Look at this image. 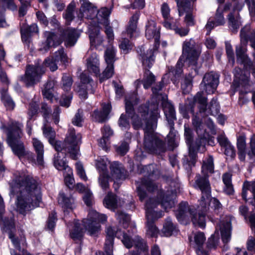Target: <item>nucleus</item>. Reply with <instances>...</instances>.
<instances>
[{"instance_id":"6e6552de","label":"nucleus","mask_w":255,"mask_h":255,"mask_svg":"<svg viewBox=\"0 0 255 255\" xmlns=\"http://www.w3.org/2000/svg\"><path fill=\"white\" fill-rule=\"evenodd\" d=\"M22 127L21 124L10 121L4 128V131L7 135V142L13 152L19 158L26 153L24 144L20 139L22 135Z\"/></svg>"},{"instance_id":"1a4fd4ad","label":"nucleus","mask_w":255,"mask_h":255,"mask_svg":"<svg viewBox=\"0 0 255 255\" xmlns=\"http://www.w3.org/2000/svg\"><path fill=\"white\" fill-rule=\"evenodd\" d=\"M199 54L200 51L197 50L196 45L194 41L190 40L185 41L183 45L182 55L177 63L176 69H172L171 68L169 73L166 75L172 74L176 76L180 74L182 72V67L183 65V62L185 61L188 62L190 66H193L192 68L194 69L195 72L196 73L195 65Z\"/></svg>"},{"instance_id":"f03ea898","label":"nucleus","mask_w":255,"mask_h":255,"mask_svg":"<svg viewBox=\"0 0 255 255\" xmlns=\"http://www.w3.org/2000/svg\"><path fill=\"white\" fill-rule=\"evenodd\" d=\"M213 159L212 156H209L203 162L202 170L203 176H197L194 185L195 187L199 188L202 192V197L198 201V214L194 213V209L190 207L187 202H182L179 205L176 213L178 220L181 223H184V221L188 220L191 217L194 225L204 228L205 226L209 206L215 210L217 214L222 209V205L219 201L215 198H211V187L207 175L208 173H213Z\"/></svg>"},{"instance_id":"79ce46f5","label":"nucleus","mask_w":255,"mask_h":255,"mask_svg":"<svg viewBox=\"0 0 255 255\" xmlns=\"http://www.w3.org/2000/svg\"><path fill=\"white\" fill-rule=\"evenodd\" d=\"M163 25L166 29L174 30L176 33L181 36L186 35L189 32L188 28L177 27L175 25L173 24L171 22H169L168 21L163 22Z\"/></svg>"},{"instance_id":"e2e57ef3","label":"nucleus","mask_w":255,"mask_h":255,"mask_svg":"<svg viewBox=\"0 0 255 255\" xmlns=\"http://www.w3.org/2000/svg\"><path fill=\"white\" fill-rule=\"evenodd\" d=\"M119 125L123 129H127L129 128V123L126 116L122 114L119 121Z\"/></svg>"},{"instance_id":"473e14b6","label":"nucleus","mask_w":255,"mask_h":255,"mask_svg":"<svg viewBox=\"0 0 255 255\" xmlns=\"http://www.w3.org/2000/svg\"><path fill=\"white\" fill-rule=\"evenodd\" d=\"M111 110V106L104 104L102 106V112L95 111L93 115V119L99 123H102L107 119L109 114Z\"/></svg>"},{"instance_id":"72a5a7b5","label":"nucleus","mask_w":255,"mask_h":255,"mask_svg":"<svg viewBox=\"0 0 255 255\" xmlns=\"http://www.w3.org/2000/svg\"><path fill=\"white\" fill-rule=\"evenodd\" d=\"M7 6V8L15 10L16 7L13 2V0H0V26L4 27L6 26V22L3 17V7Z\"/></svg>"},{"instance_id":"c85d7f7f","label":"nucleus","mask_w":255,"mask_h":255,"mask_svg":"<svg viewBox=\"0 0 255 255\" xmlns=\"http://www.w3.org/2000/svg\"><path fill=\"white\" fill-rule=\"evenodd\" d=\"M86 66L90 72L98 74L100 72V62L98 55L92 53L86 60Z\"/></svg>"},{"instance_id":"3c124183","label":"nucleus","mask_w":255,"mask_h":255,"mask_svg":"<svg viewBox=\"0 0 255 255\" xmlns=\"http://www.w3.org/2000/svg\"><path fill=\"white\" fill-rule=\"evenodd\" d=\"M161 11L162 15L164 19V21L163 22L168 21L169 22H171L173 20V18L170 16V9L167 3H163L162 4L161 7Z\"/></svg>"},{"instance_id":"6e6d98bb","label":"nucleus","mask_w":255,"mask_h":255,"mask_svg":"<svg viewBox=\"0 0 255 255\" xmlns=\"http://www.w3.org/2000/svg\"><path fill=\"white\" fill-rule=\"evenodd\" d=\"M210 113L212 115H217L219 112V106L216 99H213L208 108Z\"/></svg>"},{"instance_id":"9b49d317","label":"nucleus","mask_w":255,"mask_h":255,"mask_svg":"<svg viewBox=\"0 0 255 255\" xmlns=\"http://www.w3.org/2000/svg\"><path fill=\"white\" fill-rule=\"evenodd\" d=\"M145 28V36L148 39L154 40V46L153 50H148L146 54L141 56V59L143 66L150 68L154 61V52L157 49L159 45V28L156 26V22L152 20L147 21Z\"/></svg>"},{"instance_id":"bb28decb","label":"nucleus","mask_w":255,"mask_h":255,"mask_svg":"<svg viewBox=\"0 0 255 255\" xmlns=\"http://www.w3.org/2000/svg\"><path fill=\"white\" fill-rule=\"evenodd\" d=\"M32 144L34 149L37 154L36 163L38 165H43L44 164V145L43 143L37 138H32Z\"/></svg>"},{"instance_id":"dca6fc26","label":"nucleus","mask_w":255,"mask_h":255,"mask_svg":"<svg viewBox=\"0 0 255 255\" xmlns=\"http://www.w3.org/2000/svg\"><path fill=\"white\" fill-rule=\"evenodd\" d=\"M251 29L250 25H246L241 29L240 33V44L237 46L236 53L237 61L244 64L246 66H251V61L246 54L247 51V45L248 37V33Z\"/></svg>"},{"instance_id":"7c9ffc66","label":"nucleus","mask_w":255,"mask_h":255,"mask_svg":"<svg viewBox=\"0 0 255 255\" xmlns=\"http://www.w3.org/2000/svg\"><path fill=\"white\" fill-rule=\"evenodd\" d=\"M103 133L102 138L99 140V144L103 149L107 150L109 147V137L113 134L112 130L110 127L105 126L102 129Z\"/></svg>"},{"instance_id":"052dcab7","label":"nucleus","mask_w":255,"mask_h":255,"mask_svg":"<svg viewBox=\"0 0 255 255\" xmlns=\"http://www.w3.org/2000/svg\"><path fill=\"white\" fill-rule=\"evenodd\" d=\"M224 148L225 154L227 156V159H232L234 158L236 156V152L233 146L231 144Z\"/></svg>"},{"instance_id":"338daca9","label":"nucleus","mask_w":255,"mask_h":255,"mask_svg":"<svg viewBox=\"0 0 255 255\" xmlns=\"http://www.w3.org/2000/svg\"><path fill=\"white\" fill-rule=\"evenodd\" d=\"M117 151L121 155L125 154L128 150V143L127 142H123L117 148Z\"/></svg>"},{"instance_id":"4d7b16f0","label":"nucleus","mask_w":255,"mask_h":255,"mask_svg":"<svg viewBox=\"0 0 255 255\" xmlns=\"http://www.w3.org/2000/svg\"><path fill=\"white\" fill-rule=\"evenodd\" d=\"M219 240V233L216 231L214 234L212 235L208 241V247L209 248H215L218 244Z\"/></svg>"},{"instance_id":"09e8293b","label":"nucleus","mask_w":255,"mask_h":255,"mask_svg":"<svg viewBox=\"0 0 255 255\" xmlns=\"http://www.w3.org/2000/svg\"><path fill=\"white\" fill-rule=\"evenodd\" d=\"M114 74V65L107 64V66L103 73L100 76V81L102 82L104 80L108 79Z\"/></svg>"},{"instance_id":"39448f33","label":"nucleus","mask_w":255,"mask_h":255,"mask_svg":"<svg viewBox=\"0 0 255 255\" xmlns=\"http://www.w3.org/2000/svg\"><path fill=\"white\" fill-rule=\"evenodd\" d=\"M107 238L105 244V253L103 255H113V244L114 237L122 238V242L128 249L134 246L141 251H146L147 245L145 241L138 236H130L121 231H116L113 227H109L106 231ZM101 253H97V255H101Z\"/></svg>"},{"instance_id":"f257e3e1","label":"nucleus","mask_w":255,"mask_h":255,"mask_svg":"<svg viewBox=\"0 0 255 255\" xmlns=\"http://www.w3.org/2000/svg\"><path fill=\"white\" fill-rule=\"evenodd\" d=\"M163 84L161 82L152 88V93L154 97L153 98L155 99L156 102L148 104L147 107L140 106L137 115L133 114V106L137 103L136 94L135 93L128 94L125 98L126 114L128 117L131 118L133 128L135 129L140 128L143 124L142 121L145 123L144 128V146L145 148L150 152H153L156 148L162 147L163 145L162 141L159 139L154 133L157 126V119L159 117L157 101H162L164 114L170 128V131L167 136L169 143L171 145L175 141V134L173 130L174 120L175 119V110L171 103L166 101V95L160 93Z\"/></svg>"},{"instance_id":"f704fd0d","label":"nucleus","mask_w":255,"mask_h":255,"mask_svg":"<svg viewBox=\"0 0 255 255\" xmlns=\"http://www.w3.org/2000/svg\"><path fill=\"white\" fill-rule=\"evenodd\" d=\"M70 228V235L73 240L80 239L83 236V229L80 227V224L77 221L71 224Z\"/></svg>"},{"instance_id":"a18cd8bd","label":"nucleus","mask_w":255,"mask_h":255,"mask_svg":"<svg viewBox=\"0 0 255 255\" xmlns=\"http://www.w3.org/2000/svg\"><path fill=\"white\" fill-rule=\"evenodd\" d=\"M195 103L200 105V112H205L207 109V99L203 96L202 93H198L194 98Z\"/></svg>"},{"instance_id":"8fccbe9b","label":"nucleus","mask_w":255,"mask_h":255,"mask_svg":"<svg viewBox=\"0 0 255 255\" xmlns=\"http://www.w3.org/2000/svg\"><path fill=\"white\" fill-rule=\"evenodd\" d=\"M75 8V3L71 2L68 6L66 12L64 14V17L68 22L71 21L74 17V12Z\"/></svg>"},{"instance_id":"9d476101","label":"nucleus","mask_w":255,"mask_h":255,"mask_svg":"<svg viewBox=\"0 0 255 255\" xmlns=\"http://www.w3.org/2000/svg\"><path fill=\"white\" fill-rule=\"evenodd\" d=\"M81 135L80 133H76L75 130L69 128L67 135L65 140V146L60 141L54 139L53 145H52L58 151L65 150L69 153L70 157L76 159L79 155V144L81 143Z\"/></svg>"},{"instance_id":"bf43d9fd","label":"nucleus","mask_w":255,"mask_h":255,"mask_svg":"<svg viewBox=\"0 0 255 255\" xmlns=\"http://www.w3.org/2000/svg\"><path fill=\"white\" fill-rule=\"evenodd\" d=\"M76 169L77 174L80 178L84 181L87 180V177L86 175L83 166L80 162H77L76 164Z\"/></svg>"},{"instance_id":"cd10ccee","label":"nucleus","mask_w":255,"mask_h":255,"mask_svg":"<svg viewBox=\"0 0 255 255\" xmlns=\"http://www.w3.org/2000/svg\"><path fill=\"white\" fill-rule=\"evenodd\" d=\"M89 38L92 46L97 47L102 44L103 37L100 34L99 26H94L89 27Z\"/></svg>"},{"instance_id":"a878e982","label":"nucleus","mask_w":255,"mask_h":255,"mask_svg":"<svg viewBox=\"0 0 255 255\" xmlns=\"http://www.w3.org/2000/svg\"><path fill=\"white\" fill-rule=\"evenodd\" d=\"M193 240L189 237L190 242L196 250L198 255H208L207 253L202 250V247L206 240L204 234L202 232H197L194 234Z\"/></svg>"},{"instance_id":"f3484780","label":"nucleus","mask_w":255,"mask_h":255,"mask_svg":"<svg viewBox=\"0 0 255 255\" xmlns=\"http://www.w3.org/2000/svg\"><path fill=\"white\" fill-rule=\"evenodd\" d=\"M235 79L232 85L235 91L240 90L241 92L247 93V91L251 86L249 80L250 73L248 71H243L240 68H236L234 71Z\"/></svg>"},{"instance_id":"7ed1b4c3","label":"nucleus","mask_w":255,"mask_h":255,"mask_svg":"<svg viewBox=\"0 0 255 255\" xmlns=\"http://www.w3.org/2000/svg\"><path fill=\"white\" fill-rule=\"evenodd\" d=\"M170 190L159 189L155 184L150 180L142 181L140 186L137 187L138 195L140 201L146 197V193L144 191L146 188L149 192H155L156 197L149 198L145 204L146 216L147 219V234L151 237L156 236L158 232L153 222L161 218L163 215L162 211H155V208L159 205L167 210L171 208L174 205V197L180 185L176 181H170Z\"/></svg>"},{"instance_id":"13d9d810","label":"nucleus","mask_w":255,"mask_h":255,"mask_svg":"<svg viewBox=\"0 0 255 255\" xmlns=\"http://www.w3.org/2000/svg\"><path fill=\"white\" fill-rule=\"evenodd\" d=\"M72 84L71 78L67 75H64L62 78V88L63 90L68 92L70 90Z\"/></svg>"},{"instance_id":"a211bd4d","label":"nucleus","mask_w":255,"mask_h":255,"mask_svg":"<svg viewBox=\"0 0 255 255\" xmlns=\"http://www.w3.org/2000/svg\"><path fill=\"white\" fill-rule=\"evenodd\" d=\"M45 72V69L39 65L28 66L22 81L27 86H31L38 82L41 75Z\"/></svg>"},{"instance_id":"2f4dec72","label":"nucleus","mask_w":255,"mask_h":255,"mask_svg":"<svg viewBox=\"0 0 255 255\" xmlns=\"http://www.w3.org/2000/svg\"><path fill=\"white\" fill-rule=\"evenodd\" d=\"M38 31V27L35 24H32L30 26L23 24L21 27L22 40L25 42H29V39L32 34L37 33Z\"/></svg>"},{"instance_id":"4c0bfd02","label":"nucleus","mask_w":255,"mask_h":255,"mask_svg":"<svg viewBox=\"0 0 255 255\" xmlns=\"http://www.w3.org/2000/svg\"><path fill=\"white\" fill-rule=\"evenodd\" d=\"M248 190L251 191L253 193V200L252 201V204L255 208V182H246L244 183L243 186L242 197L245 200H247V191Z\"/></svg>"},{"instance_id":"2eb2a0df","label":"nucleus","mask_w":255,"mask_h":255,"mask_svg":"<svg viewBox=\"0 0 255 255\" xmlns=\"http://www.w3.org/2000/svg\"><path fill=\"white\" fill-rule=\"evenodd\" d=\"M49 108L47 105H44L42 107V112L43 113V116L45 119L42 130L44 137L48 139L50 144L53 145L56 133L52 128L48 125L47 123L49 122L51 116H52V119L55 124L58 123L59 121V108H56L52 116L49 114Z\"/></svg>"},{"instance_id":"58836bf2","label":"nucleus","mask_w":255,"mask_h":255,"mask_svg":"<svg viewBox=\"0 0 255 255\" xmlns=\"http://www.w3.org/2000/svg\"><path fill=\"white\" fill-rule=\"evenodd\" d=\"M1 99L2 102L7 110H12L14 109L15 107L14 102L6 90H2L1 91Z\"/></svg>"},{"instance_id":"0eeeda50","label":"nucleus","mask_w":255,"mask_h":255,"mask_svg":"<svg viewBox=\"0 0 255 255\" xmlns=\"http://www.w3.org/2000/svg\"><path fill=\"white\" fill-rule=\"evenodd\" d=\"M110 164L111 178L115 182H118L119 180L125 178L124 169L122 165L118 162H110L106 157H100L96 162V166L99 170L100 176L99 183L103 190L108 188L109 177L107 174V166Z\"/></svg>"},{"instance_id":"aec40b11","label":"nucleus","mask_w":255,"mask_h":255,"mask_svg":"<svg viewBox=\"0 0 255 255\" xmlns=\"http://www.w3.org/2000/svg\"><path fill=\"white\" fill-rule=\"evenodd\" d=\"M234 1L233 12L229 15V22L230 28L233 31H236L241 24V18L239 15L238 12L242 10L244 6V3L242 1L239 0Z\"/></svg>"},{"instance_id":"864d4df0","label":"nucleus","mask_w":255,"mask_h":255,"mask_svg":"<svg viewBox=\"0 0 255 255\" xmlns=\"http://www.w3.org/2000/svg\"><path fill=\"white\" fill-rule=\"evenodd\" d=\"M193 76L185 78L181 84V88L184 94H187L190 92L192 88V80Z\"/></svg>"},{"instance_id":"c756f323","label":"nucleus","mask_w":255,"mask_h":255,"mask_svg":"<svg viewBox=\"0 0 255 255\" xmlns=\"http://www.w3.org/2000/svg\"><path fill=\"white\" fill-rule=\"evenodd\" d=\"M80 32L73 28H69L64 32V37L66 46L71 47L75 45L79 37Z\"/></svg>"},{"instance_id":"603ef678","label":"nucleus","mask_w":255,"mask_h":255,"mask_svg":"<svg viewBox=\"0 0 255 255\" xmlns=\"http://www.w3.org/2000/svg\"><path fill=\"white\" fill-rule=\"evenodd\" d=\"M67 170L64 172V180L67 186L70 187L74 182V179L73 177V171L71 168H67Z\"/></svg>"},{"instance_id":"de8ad7c7","label":"nucleus","mask_w":255,"mask_h":255,"mask_svg":"<svg viewBox=\"0 0 255 255\" xmlns=\"http://www.w3.org/2000/svg\"><path fill=\"white\" fill-rule=\"evenodd\" d=\"M60 157L61 156L59 155V153H57V156H55L54 160V166L58 170L66 171L67 170V168L70 167L67 165L64 160L60 159Z\"/></svg>"},{"instance_id":"4468645a","label":"nucleus","mask_w":255,"mask_h":255,"mask_svg":"<svg viewBox=\"0 0 255 255\" xmlns=\"http://www.w3.org/2000/svg\"><path fill=\"white\" fill-rule=\"evenodd\" d=\"M139 13L136 12L132 16L129 20L126 31L123 33L119 46L125 54L129 52L133 47L132 43L126 38V36L132 38L137 34V22L139 18Z\"/></svg>"},{"instance_id":"69168bd1","label":"nucleus","mask_w":255,"mask_h":255,"mask_svg":"<svg viewBox=\"0 0 255 255\" xmlns=\"http://www.w3.org/2000/svg\"><path fill=\"white\" fill-rule=\"evenodd\" d=\"M83 200L87 206H89L92 205L93 196L92 193L89 190H87L84 193Z\"/></svg>"},{"instance_id":"ea45409f","label":"nucleus","mask_w":255,"mask_h":255,"mask_svg":"<svg viewBox=\"0 0 255 255\" xmlns=\"http://www.w3.org/2000/svg\"><path fill=\"white\" fill-rule=\"evenodd\" d=\"M54 82L50 81L45 85L42 90V94L44 97L47 100L52 101L53 99V88L54 87Z\"/></svg>"},{"instance_id":"b1692460","label":"nucleus","mask_w":255,"mask_h":255,"mask_svg":"<svg viewBox=\"0 0 255 255\" xmlns=\"http://www.w3.org/2000/svg\"><path fill=\"white\" fill-rule=\"evenodd\" d=\"M232 217L226 216L223 217L218 227L220 229L222 241L224 243H228L231 239L232 230Z\"/></svg>"},{"instance_id":"5fc2aeb1","label":"nucleus","mask_w":255,"mask_h":255,"mask_svg":"<svg viewBox=\"0 0 255 255\" xmlns=\"http://www.w3.org/2000/svg\"><path fill=\"white\" fill-rule=\"evenodd\" d=\"M117 217L119 222L123 224L124 228H127L128 227L130 221V217L128 214L122 212H119L117 214Z\"/></svg>"},{"instance_id":"774afa93","label":"nucleus","mask_w":255,"mask_h":255,"mask_svg":"<svg viewBox=\"0 0 255 255\" xmlns=\"http://www.w3.org/2000/svg\"><path fill=\"white\" fill-rule=\"evenodd\" d=\"M56 220V216L55 214L52 213L49 216L47 227L50 230H52L55 226V222Z\"/></svg>"},{"instance_id":"e433bc0d","label":"nucleus","mask_w":255,"mask_h":255,"mask_svg":"<svg viewBox=\"0 0 255 255\" xmlns=\"http://www.w3.org/2000/svg\"><path fill=\"white\" fill-rule=\"evenodd\" d=\"M58 202L59 204L64 209H72L73 208V199L70 196H66L62 192L59 193Z\"/></svg>"},{"instance_id":"423d86ee","label":"nucleus","mask_w":255,"mask_h":255,"mask_svg":"<svg viewBox=\"0 0 255 255\" xmlns=\"http://www.w3.org/2000/svg\"><path fill=\"white\" fill-rule=\"evenodd\" d=\"M80 0L81 6L77 13V17L79 19L86 18L91 20L89 27L96 26L99 24L107 25L108 18L111 12V9L102 7L98 10L96 7L87 0Z\"/></svg>"},{"instance_id":"393cba45","label":"nucleus","mask_w":255,"mask_h":255,"mask_svg":"<svg viewBox=\"0 0 255 255\" xmlns=\"http://www.w3.org/2000/svg\"><path fill=\"white\" fill-rule=\"evenodd\" d=\"M92 81L85 75H82L81 77V84L78 85L76 91L79 94L81 99H86L87 98L88 91H91L93 93L92 89Z\"/></svg>"},{"instance_id":"c03bdc74","label":"nucleus","mask_w":255,"mask_h":255,"mask_svg":"<svg viewBox=\"0 0 255 255\" xmlns=\"http://www.w3.org/2000/svg\"><path fill=\"white\" fill-rule=\"evenodd\" d=\"M154 76L149 70H146L143 75L142 83L145 89H148L155 81Z\"/></svg>"},{"instance_id":"a19ab883","label":"nucleus","mask_w":255,"mask_h":255,"mask_svg":"<svg viewBox=\"0 0 255 255\" xmlns=\"http://www.w3.org/2000/svg\"><path fill=\"white\" fill-rule=\"evenodd\" d=\"M246 147L245 137L243 136L239 137L237 140V147L239 150V158L241 160H244L245 158Z\"/></svg>"},{"instance_id":"f8f14e48","label":"nucleus","mask_w":255,"mask_h":255,"mask_svg":"<svg viewBox=\"0 0 255 255\" xmlns=\"http://www.w3.org/2000/svg\"><path fill=\"white\" fill-rule=\"evenodd\" d=\"M192 125L199 137V141H197L196 145L194 147L189 145V154L184 158V162L188 164L189 166L194 165L196 162V152L195 151L200 146H204L206 141L207 133L204 129V125L199 118L194 116L192 119Z\"/></svg>"},{"instance_id":"5701e85b","label":"nucleus","mask_w":255,"mask_h":255,"mask_svg":"<svg viewBox=\"0 0 255 255\" xmlns=\"http://www.w3.org/2000/svg\"><path fill=\"white\" fill-rule=\"evenodd\" d=\"M178 6L179 15L181 16L186 13L185 17V22L188 26H192L194 24L193 16L191 13V5L189 0H176Z\"/></svg>"},{"instance_id":"412c9836","label":"nucleus","mask_w":255,"mask_h":255,"mask_svg":"<svg viewBox=\"0 0 255 255\" xmlns=\"http://www.w3.org/2000/svg\"><path fill=\"white\" fill-rule=\"evenodd\" d=\"M219 84V76L217 74L210 72L206 74L203 79L201 87L209 94H213Z\"/></svg>"},{"instance_id":"680f3d73","label":"nucleus","mask_w":255,"mask_h":255,"mask_svg":"<svg viewBox=\"0 0 255 255\" xmlns=\"http://www.w3.org/2000/svg\"><path fill=\"white\" fill-rule=\"evenodd\" d=\"M83 121V112L79 110L73 119V124L76 126L81 127Z\"/></svg>"},{"instance_id":"c9c22d12","label":"nucleus","mask_w":255,"mask_h":255,"mask_svg":"<svg viewBox=\"0 0 255 255\" xmlns=\"http://www.w3.org/2000/svg\"><path fill=\"white\" fill-rule=\"evenodd\" d=\"M104 203L105 207L111 210H115L121 206V203L118 201L116 197L112 193H109L106 196Z\"/></svg>"},{"instance_id":"37998d69","label":"nucleus","mask_w":255,"mask_h":255,"mask_svg":"<svg viewBox=\"0 0 255 255\" xmlns=\"http://www.w3.org/2000/svg\"><path fill=\"white\" fill-rule=\"evenodd\" d=\"M116 49L113 46L108 48L105 52V59L107 64L114 65L115 61Z\"/></svg>"},{"instance_id":"4be33fe9","label":"nucleus","mask_w":255,"mask_h":255,"mask_svg":"<svg viewBox=\"0 0 255 255\" xmlns=\"http://www.w3.org/2000/svg\"><path fill=\"white\" fill-rule=\"evenodd\" d=\"M44 36L46 40L40 44L39 48V51L42 54L47 52L51 47L57 46L61 43V40L54 33L45 31Z\"/></svg>"},{"instance_id":"6ab92c4d","label":"nucleus","mask_w":255,"mask_h":255,"mask_svg":"<svg viewBox=\"0 0 255 255\" xmlns=\"http://www.w3.org/2000/svg\"><path fill=\"white\" fill-rule=\"evenodd\" d=\"M59 62L63 64L68 62L67 57L63 49H61L56 52L53 56L45 59L43 65L45 67H49L51 71H54L57 69V65Z\"/></svg>"},{"instance_id":"49530a36","label":"nucleus","mask_w":255,"mask_h":255,"mask_svg":"<svg viewBox=\"0 0 255 255\" xmlns=\"http://www.w3.org/2000/svg\"><path fill=\"white\" fill-rule=\"evenodd\" d=\"M175 229V226L173 225L171 219L168 218L163 226L162 233L164 236H170Z\"/></svg>"},{"instance_id":"ddd939ff","label":"nucleus","mask_w":255,"mask_h":255,"mask_svg":"<svg viewBox=\"0 0 255 255\" xmlns=\"http://www.w3.org/2000/svg\"><path fill=\"white\" fill-rule=\"evenodd\" d=\"M107 219L105 215L100 214L95 210H90L87 218L83 220V226L88 234L96 236L101 231L100 223H104Z\"/></svg>"},{"instance_id":"0e129e2a","label":"nucleus","mask_w":255,"mask_h":255,"mask_svg":"<svg viewBox=\"0 0 255 255\" xmlns=\"http://www.w3.org/2000/svg\"><path fill=\"white\" fill-rule=\"evenodd\" d=\"M217 140L221 146L222 147H225L231 144V143L228 140L224 134H221L218 135Z\"/></svg>"},{"instance_id":"20e7f679","label":"nucleus","mask_w":255,"mask_h":255,"mask_svg":"<svg viewBox=\"0 0 255 255\" xmlns=\"http://www.w3.org/2000/svg\"><path fill=\"white\" fill-rule=\"evenodd\" d=\"M11 182L10 197L16 196L15 210L25 215L39 206L41 202V189L37 181L24 172H16Z\"/></svg>"}]
</instances>
